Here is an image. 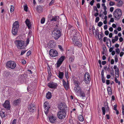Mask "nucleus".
<instances>
[{"mask_svg":"<svg viewBox=\"0 0 124 124\" xmlns=\"http://www.w3.org/2000/svg\"><path fill=\"white\" fill-rule=\"evenodd\" d=\"M65 76L66 78L67 79L69 78V76L68 72L65 71Z\"/></svg>","mask_w":124,"mask_h":124,"instance_id":"obj_40","label":"nucleus"},{"mask_svg":"<svg viewBox=\"0 0 124 124\" xmlns=\"http://www.w3.org/2000/svg\"><path fill=\"white\" fill-rule=\"evenodd\" d=\"M58 46L59 48L61 50V51H63V49L62 46L60 45H59Z\"/></svg>","mask_w":124,"mask_h":124,"instance_id":"obj_51","label":"nucleus"},{"mask_svg":"<svg viewBox=\"0 0 124 124\" xmlns=\"http://www.w3.org/2000/svg\"><path fill=\"white\" fill-rule=\"evenodd\" d=\"M26 51H24V50H22L21 51V55H23L26 52Z\"/></svg>","mask_w":124,"mask_h":124,"instance_id":"obj_56","label":"nucleus"},{"mask_svg":"<svg viewBox=\"0 0 124 124\" xmlns=\"http://www.w3.org/2000/svg\"><path fill=\"white\" fill-rule=\"evenodd\" d=\"M42 9V7L40 6H38L36 7V9L37 11L41 10Z\"/></svg>","mask_w":124,"mask_h":124,"instance_id":"obj_34","label":"nucleus"},{"mask_svg":"<svg viewBox=\"0 0 124 124\" xmlns=\"http://www.w3.org/2000/svg\"><path fill=\"white\" fill-rule=\"evenodd\" d=\"M117 77H116L115 76V81L116 83H118L119 85H120V82L119 81H118L117 79Z\"/></svg>","mask_w":124,"mask_h":124,"instance_id":"obj_35","label":"nucleus"},{"mask_svg":"<svg viewBox=\"0 0 124 124\" xmlns=\"http://www.w3.org/2000/svg\"><path fill=\"white\" fill-rule=\"evenodd\" d=\"M90 77L89 74L88 72H86L85 74L84 77V81L86 84H88L90 83Z\"/></svg>","mask_w":124,"mask_h":124,"instance_id":"obj_6","label":"nucleus"},{"mask_svg":"<svg viewBox=\"0 0 124 124\" xmlns=\"http://www.w3.org/2000/svg\"><path fill=\"white\" fill-rule=\"evenodd\" d=\"M109 42L110 43L109 45L108 44V42L106 43L107 45L108 48H110L111 46V41H110Z\"/></svg>","mask_w":124,"mask_h":124,"instance_id":"obj_45","label":"nucleus"},{"mask_svg":"<svg viewBox=\"0 0 124 124\" xmlns=\"http://www.w3.org/2000/svg\"><path fill=\"white\" fill-rule=\"evenodd\" d=\"M28 7L26 5H24V9L25 11L27 12V11Z\"/></svg>","mask_w":124,"mask_h":124,"instance_id":"obj_43","label":"nucleus"},{"mask_svg":"<svg viewBox=\"0 0 124 124\" xmlns=\"http://www.w3.org/2000/svg\"><path fill=\"white\" fill-rule=\"evenodd\" d=\"M123 38L122 37H120L119 38V40L120 42H121L123 40Z\"/></svg>","mask_w":124,"mask_h":124,"instance_id":"obj_58","label":"nucleus"},{"mask_svg":"<svg viewBox=\"0 0 124 124\" xmlns=\"http://www.w3.org/2000/svg\"><path fill=\"white\" fill-rule=\"evenodd\" d=\"M95 2L94 0H92L90 2V4L92 6L93 4V3Z\"/></svg>","mask_w":124,"mask_h":124,"instance_id":"obj_46","label":"nucleus"},{"mask_svg":"<svg viewBox=\"0 0 124 124\" xmlns=\"http://www.w3.org/2000/svg\"><path fill=\"white\" fill-rule=\"evenodd\" d=\"M97 8H100V3H98L97 4Z\"/></svg>","mask_w":124,"mask_h":124,"instance_id":"obj_64","label":"nucleus"},{"mask_svg":"<svg viewBox=\"0 0 124 124\" xmlns=\"http://www.w3.org/2000/svg\"><path fill=\"white\" fill-rule=\"evenodd\" d=\"M85 93L84 92L81 90V91L79 93V95L82 97H84L85 96Z\"/></svg>","mask_w":124,"mask_h":124,"instance_id":"obj_25","label":"nucleus"},{"mask_svg":"<svg viewBox=\"0 0 124 124\" xmlns=\"http://www.w3.org/2000/svg\"><path fill=\"white\" fill-rule=\"evenodd\" d=\"M49 47L51 48H54L55 46L56 43L54 40H51L48 44Z\"/></svg>","mask_w":124,"mask_h":124,"instance_id":"obj_14","label":"nucleus"},{"mask_svg":"<svg viewBox=\"0 0 124 124\" xmlns=\"http://www.w3.org/2000/svg\"><path fill=\"white\" fill-rule=\"evenodd\" d=\"M0 115L1 117L2 118L4 117L5 116V112L2 111H0Z\"/></svg>","mask_w":124,"mask_h":124,"instance_id":"obj_30","label":"nucleus"},{"mask_svg":"<svg viewBox=\"0 0 124 124\" xmlns=\"http://www.w3.org/2000/svg\"><path fill=\"white\" fill-rule=\"evenodd\" d=\"M52 96V94L51 93L48 92L46 94V97L48 99H50Z\"/></svg>","mask_w":124,"mask_h":124,"instance_id":"obj_27","label":"nucleus"},{"mask_svg":"<svg viewBox=\"0 0 124 124\" xmlns=\"http://www.w3.org/2000/svg\"><path fill=\"white\" fill-rule=\"evenodd\" d=\"M47 85L50 88H55L57 87V84L56 83L53 82H50L48 83Z\"/></svg>","mask_w":124,"mask_h":124,"instance_id":"obj_15","label":"nucleus"},{"mask_svg":"<svg viewBox=\"0 0 124 124\" xmlns=\"http://www.w3.org/2000/svg\"><path fill=\"white\" fill-rule=\"evenodd\" d=\"M45 21V18H43L41 20V23L42 24H43L44 23Z\"/></svg>","mask_w":124,"mask_h":124,"instance_id":"obj_41","label":"nucleus"},{"mask_svg":"<svg viewBox=\"0 0 124 124\" xmlns=\"http://www.w3.org/2000/svg\"><path fill=\"white\" fill-rule=\"evenodd\" d=\"M44 106L45 108L44 112L45 114L47 115L49 111L50 106L47 101L45 102L44 104Z\"/></svg>","mask_w":124,"mask_h":124,"instance_id":"obj_7","label":"nucleus"},{"mask_svg":"<svg viewBox=\"0 0 124 124\" xmlns=\"http://www.w3.org/2000/svg\"><path fill=\"white\" fill-rule=\"evenodd\" d=\"M4 107L7 110H9L10 108V102L8 101H6L3 104Z\"/></svg>","mask_w":124,"mask_h":124,"instance_id":"obj_13","label":"nucleus"},{"mask_svg":"<svg viewBox=\"0 0 124 124\" xmlns=\"http://www.w3.org/2000/svg\"><path fill=\"white\" fill-rule=\"evenodd\" d=\"M78 119L81 122H83L84 120L83 117L81 115H80L78 116Z\"/></svg>","mask_w":124,"mask_h":124,"instance_id":"obj_28","label":"nucleus"},{"mask_svg":"<svg viewBox=\"0 0 124 124\" xmlns=\"http://www.w3.org/2000/svg\"><path fill=\"white\" fill-rule=\"evenodd\" d=\"M65 57L64 56H62L57 61V66L58 67L60 66L61 64H62V62L65 59Z\"/></svg>","mask_w":124,"mask_h":124,"instance_id":"obj_11","label":"nucleus"},{"mask_svg":"<svg viewBox=\"0 0 124 124\" xmlns=\"http://www.w3.org/2000/svg\"><path fill=\"white\" fill-rule=\"evenodd\" d=\"M115 76L116 77H118L119 76V70L117 68L115 69Z\"/></svg>","mask_w":124,"mask_h":124,"instance_id":"obj_29","label":"nucleus"},{"mask_svg":"<svg viewBox=\"0 0 124 124\" xmlns=\"http://www.w3.org/2000/svg\"><path fill=\"white\" fill-rule=\"evenodd\" d=\"M19 25L18 22V21H16L14 22L13 25L12 27L19 29Z\"/></svg>","mask_w":124,"mask_h":124,"instance_id":"obj_19","label":"nucleus"},{"mask_svg":"<svg viewBox=\"0 0 124 124\" xmlns=\"http://www.w3.org/2000/svg\"><path fill=\"white\" fill-rule=\"evenodd\" d=\"M28 108L30 112H33L35 108L34 105L32 104H30Z\"/></svg>","mask_w":124,"mask_h":124,"instance_id":"obj_16","label":"nucleus"},{"mask_svg":"<svg viewBox=\"0 0 124 124\" xmlns=\"http://www.w3.org/2000/svg\"><path fill=\"white\" fill-rule=\"evenodd\" d=\"M6 65L7 67L11 69H14L16 67V64L14 62L10 61H8L6 63Z\"/></svg>","mask_w":124,"mask_h":124,"instance_id":"obj_5","label":"nucleus"},{"mask_svg":"<svg viewBox=\"0 0 124 124\" xmlns=\"http://www.w3.org/2000/svg\"><path fill=\"white\" fill-rule=\"evenodd\" d=\"M109 30L111 32L113 31V29L112 27H110L109 29Z\"/></svg>","mask_w":124,"mask_h":124,"instance_id":"obj_63","label":"nucleus"},{"mask_svg":"<svg viewBox=\"0 0 124 124\" xmlns=\"http://www.w3.org/2000/svg\"><path fill=\"white\" fill-rule=\"evenodd\" d=\"M16 120L15 119L13 120V121L10 124H16Z\"/></svg>","mask_w":124,"mask_h":124,"instance_id":"obj_42","label":"nucleus"},{"mask_svg":"<svg viewBox=\"0 0 124 124\" xmlns=\"http://www.w3.org/2000/svg\"><path fill=\"white\" fill-rule=\"evenodd\" d=\"M58 108L60 110L58 113V117L60 119H63L65 117L66 115V112L65 109V108H66L65 104L61 103L59 106Z\"/></svg>","mask_w":124,"mask_h":124,"instance_id":"obj_1","label":"nucleus"},{"mask_svg":"<svg viewBox=\"0 0 124 124\" xmlns=\"http://www.w3.org/2000/svg\"><path fill=\"white\" fill-rule=\"evenodd\" d=\"M122 109L123 114L124 115V106L123 105L122 106Z\"/></svg>","mask_w":124,"mask_h":124,"instance_id":"obj_54","label":"nucleus"},{"mask_svg":"<svg viewBox=\"0 0 124 124\" xmlns=\"http://www.w3.org/2000/svg\"><path fill=\"white\" fill-rule=\"evenodd\" d=\"M18 29L12 27V33L13 35H16L17 34Z\"/></svg>","mask_w":124,"mask_h":124,"instance_id":"obj_21","label":"nucleus"},{"mask_svg":"<svg viewBox=\"0 0 124 124\" xmlns=\"http://www.w3.org/2000/svg\"><path fill=\"white\" fill-rule=\"evenodd\" d=\"M14 43L18 49H23L25 48L24 42L23 40H16L15 41Z\"/></svg>","mask_w":124,"mask_h":124,"instance_id":"obj_3","label":"nucleus"},{"mask_svg":"<svg viewBox=\"0 0 124 124\" xmlns=\"http://www.w3.org/2000/svg\"><path fill=\"white\" fill-rule=\"evenodd\" d=\"M82 90L80 86L78 85H76L74 89V91L76 95L78 96H79V93Z\"/></svg>","mask_w":124,"mask_h":124,"instance_id":"obj_8","label":"nucleus"},{"mask_svg":"<svg viewBox=\"0 0 124 124\" xmlns=\"http://www.w3.org/2000/svg\"><path fill=\"white\" fill-rule=\"evenodd\" d=\"M100 19L98 17H97L96 19L95 22L96 23L98 22L99 21Z\"/></svg>","mask_w":124,"mask_h":124,"instance_id":"obj_52","label":"nucleus"},{"mask_svg":"<svg viewBox=\"0 0 124 124\" xmlns=\"http://www.w3.org/2000/svg\"><path fill=\"white\" fill-rule=\"evenodd\" d=\"M114 39H115V41H117L118 40V36H115L114 37Z\"/></svg>","mask_w":124,"mask_h":124,"instance_id":"obj_49","label":"nucleus"},{"mask_svg":"<svg viewBox=\"0 0 124 124\" xmlns=\"http://www.w3.org/2000/svg\"><path fill=\"white\" fill-rule=\"evenodd\" d=\"M15 9L14 7L13 6L11 5L10 9V11L11 13L13 12Z\"/></svg>","mask_w":124,"mask_h":124,"instance_id":"obj_31","label":"nucleus"},{"mask_svg":"<svg viewBox=\"0 0 124 124\" xmlns=\"http://www.w3.org/2000/svg\"><path fill=\"white\" fill-rule=\"evenodd\" d=\"M107 89L108 94L109 95H111L112 94V90L111 88L110 87H108Z\"/></svg>","mask_w":124,"mask_h":124,"instance_id":"obj_24","label":"nucleus"},{"mask_svg":"<svg viewBox=\"0 0 124 124\" xmlns=\"http://www.w3.org/2000/svg\"><path fill=\"white\" fill-rule=\"evenodd\" d=\"M109 33V32L107 30L106 31H105V34L106 35H108Z\"/></svg>","mask_w":124,"mask_h":124,"instance_id":"obj_61","label":"nucleus"},{"mask_svg":"<svg viewBox=\"0 0 124 124\" xmlns=\"http://www.w3.org/2000/svg\"><path fill=\"white\" fill-rule=\"evenodd\" d=\"M102 110L103 115H105V109L104 107H102Z\"/></svg>","mask_w":124,"mask_h":124,"instance_id":"obj_37","label":"nucleus"},{"mask_svg":"<svg viewBox=\"0 0 124 124\" xmlns=\"http://www.w3.org/2000/svg\"><path fill=\"white\" fill-rule=\"evenodd\" d=\"M21 100L19 99L15 100L14 101L13 104L14 105H18L21 102Z\"/></svg>","mask_w":124,"mask_h":124,"instance_id":"obj_22","label":"nucleus"},{"mask_svg":"<svg viewBox=\"0 0 124 124\" xmlns=\"http://www.w3.org/2000/svg\"><path fill=\"white\" fill-rule=\"evenodd\" d=\"M22 62L23 64H25L26 63V62L25 60H22Z\"/></svg>","mask_w":124,"mask_h":124,"instance_id":"obj_53","label":"nucleus"},{"mask_svg":"<svg viewBox=\"0 0 124 124\" xmlns=\"http://www.w3.org/2000/svg\"><path fill=\"white\" fill-rule=\"evenodd\" d=\"M122 15L121 10L119 8L116 9L113 13V16L116 20H118L119 19Z\"/></svg>","mask_w":124,"mask_h":124,"instance_id":"obj_2","label":"nucleus"},{"mask_svg":"<svg viewBox=\"0 0 124 124\" xmlns=\"http://www.w3.org/2000/svg\"><path fill=\"white\" fill-rule=\"evenodd\" d=\"M110 80H107L106 81V83L107 85H108L110 84Z\"/></svg>","mask_w":124,"mask_h":124,"instance_id":"obj_55","label":"nucleus"},{"mask_svg":"<svg viewBox=\"0 0 124 124\" xmlns=\"http://www.w3.org/2000/svg\"><path fill=\"white\" fill-rule=\"evenodd\" d=\"M103 24V23L101 22H99L98 24V25L99 27L101 26Z\"/></svg>","mask_w":124,"mask_h":124,"instance_id":"obj_47","label":"nucleus"},{"mask_svg":"<svg viewBox=\"0 0 124 124\" xmlns=\"http://www.w3.org/2000/svg\"><path fill=\"white\" fill-rule=\"evenodd\" d=\"M73 43L75 46H77L78 47H80L81 46V43L78 41V40L75 41H73Z\"/></svg>","mask_w":124,"mask_h":124,"instance_id":"obj_18","label":"nucleus"},{"mask_svg":"<svg viewBox=\"0 0 124 124\" xmlns=\"http://www.w3.org/2000/svg\"><path fill=\"white\" fill-rule=\"evenodd\" d=\"M115 51L116 53L117 54H119L120 53V50L118 48H117L115 49Z\"/></svg>","mask_w":124,"mask_h":124,"instance_id":"obj_44","label":"nucleus"},{"mask_svg":"<svg viewBox=\"0 0 124 124\" xmlns=\"http://www.w3.org/2000/svg\"><path fill=\"white\" fill-rule=\"evenodd\" d=\"M123 5V2L121 0L119 1L117 4V5L119 7H121Z\"/></svg>","mask_w":124,"mask_h":124,"instance_id":"obj_32","label":"nucleus"},{"mask_svg":"<svg viewBox=\"0 0 124 124\" xmlns=\"http://www.w3.org/2000/svg\"><path fill=\"white\" fill-rule=\"evenodd\" d=\"M74 56L70 57L69 59V60L71 62H73L74 60Z\"/></svg>","mask_w":124,"mask_h":124,"instance_id":"obj_36","label":"nucleus"},{"mask_svg":"<svg viewBox=\"0 0 124 124\" xmlns=\"http://www.w3.org/2000/svg\"><path fill=\"white\" fill-rule=\"evenodd\" d=\"M117 29L118 31H121L122 30L121 27H118Z\"/></svg>","mask_w":124,"mask_h":124,"instance_id":"obj_59","label":"nucleus"},{"mask_svg":"<svg viewBox=\"0 0 124 124\" xmlns=\"http://www.w3.org/2000/svg\"><path fill=\"white\" fill-rule=\"evenodd\" d=\"M49 54L51 57H53L57 56L58 55V53L57 51L52 49L50 50Z\"/></svg>","mask_w":124,"mask_h":124,"instance_id":"obj_10","label":"nucleus"},{"mask_svg":"<svg viewBox=\"0 0 124 124\" xmlns=\"http://www.w3.org/2000/svg\"><path fill=\"white\" fill-rule=\"evenodd\" d=\"M99 16L100 17H101L102 19H104V16L103 15V14H101L100 13L99 15Z\"/></svg>","mask_w":124,"mask_h":124,"instance_id":"obj_50","label":"nucleus"},{"mask_svg":"<svg viewBox=\"0 0 124 124\" xmlns=\"http://www.w3.org/2000/svg\"><path fill=\"white\" fill-rule=\"evenodd\" d=\"M114 9V8L113 7H111L110 8V11L111 12H112L113 11Z\"/></svg>","mask_w":124,"mask_h":124,"instance_id":"obj_57","label":"nucleus"},{"mask_svg":"<svg viewBox=\"0 0 124 124\" xmlns=\"http://www.w3.org/2000/svg\"><path fill=\"white\" fill-rule=\"evenodd\" d=\"M25 22L28 28H30L31 26V24L30 20L28 19H27L25 21Z\"/></svg>","mask_w":124,"mask_h":124,"instance_id":"obj_20","label":"nucleus"},{"mask_svg":"<svg viewBox=\"0 0 124 124\" xmlns=\"http://www.w3.org/2000/svg\"><path fill=\"white\" fill-rule=\"evenodd\" d=\"M75 32L76 31L75 30L72 31V33L71 34V35H72V36L71 38L72 42L73 41H75L78 39L77 35Z\"/></svg>","mask_w":124,"mask_h":124,"instance_id":"obj_12","label":"nucleus"},{"mask_svg":"<svg viewBox=\"0 0 124 124\" xmlns=\"http://www.w3.org/2000/svg\"><path fill=\"white\" fill-rule=\"evenodd\" d=\"M59 18V17L58 16H55L53 17L52 19L51 20V21H57L58 20Z\"/></svg>","mask_w":124,"mask_h":124,"instance_id":"obj_26","label":"nucleus"},{"mask_svg":"<svg viewBox=\"0 0 124 124\" xmlns=\"http://www.w3.org/2000/svg\"><path fill=\"white\" fill-rule=\"evenodd\" d=\"M103 41L104 42H105L108 41H111L110 39H109L107 37H105L103 38Z\"/></svg>","mask_w":124,"mask_h":124,"instance_id":"obj_33","label":"nucleus"},{"mask_svg":"<svg viewBox=\"0 0 124 124\" xmlns=\"http://www.w3.org/2000/svg\"><path fill=\"white\" fill-rule=\"evenodd\" d=\"M48 118L50 122L52 123H55L57 119L55 116L53 114L50 115L48 116Z\"/></svg>","mask_w":124,"mask_h":124,"instance_id":"obj_9","label":"nucleus"},{"mask_svg":"<svg viewBox=\"0 0 124 124\" xmlns=\"http://www.w3.org/2000/svg\"><path fill=\"white\" fill-rule=\"evenodd\" d=\"M115 3L113 2L112 1H110L109 2V5L110 6H113L115 4Z\"/></svg>","mask_w":124,"mask_h":124,"instance_id":"obj_38","label":"nucleus"},{"mask_svg":"<svg viewBox=\"0 0 124 124\" xmlns=\"http://www.w3.org/2000/svg\"><path fill=\"white\" fill-rule=\"evenodd\" d=\"M55 2V0H52L49 4V5L51 6Z\"/></svg>","mask_w":124,"mask_h":124,"instance_id":"obj_39","label":"nucleus"},{"mask_svg":"<svg viewBox=\"0 0 124 124\" xmlns=\"http://www.w3.org/2000/svg\"><path fill=\"white\" fill-rule=\"evenodd\" d=\"M64 73L63 72L59 71V72L58 75V77L61 79H62L63 77Z\"/></svg>","mask_w":124,"mask_h":124,"instance_id":"obj_23","label":"nucleus"},{"mask_svg":"<svg viewBox=\"0 0 124 124\" xmlns=\"http://www.w3.org/2000/svg\"><path fill=\"white\" fill-rule=\"evenodd\" d=\"M63 85L66 89H68L69 88V85L68 81H67V82L64 79L62 80Z\"/></svg>","mask_w":124,"mask_h":124,"instance_id":"obj_17","label":"nucleus"},{"mask_svg":"<svg viewBox=\"0 0 124 124\" xmlns=\"http://www.w3.org/2000/svg\"><path fill=\"white\" fill-rule=\"evenodd\" d=\"M31 53V51H28L26 55L27 56H29L30 55Z\"/></svg>","mask_w":124,"mask_h":124,"instance_id":"obj_48","label":"nucleus"},{"mask_svg":"<svg viewBox=\"0 0 124 124\" xmlns=\"http://www.w3.org/2000/svg\"><path fill=\"white\" fill-rule=\"evenodd\" d=\"M114 18H111L110 20V22H111L113 23L114 22Z\"/></svg>","mask_w":124,"mask_h":124,"instance_id":"obj_60","label":"nucleus"},{"mask_svg":"<svg viewBox=\"0 0 124 124\" xmlns=\"http://www.w3.org/2000/svg\"><path fill=\"white\" fill-rule=\"evenodd\" d=\"M61 32L60 30L57 29H54L52 32V34L55 39H57L60 37Z\"/></svg>","mask_w":124,"mask_h":124,"instance_id":"obj_4","label":"nucleus"},{"mask_svg":"<svg viewBox=\"0 0 124 124\" xmlns=\"http://www.w3.org/2000/svg\"><path fill=\"white\" fill-rule=\"evenodd\" d=\"M116 105H115L114 106V109L115 110H117Z\"/></svg>","mask_w":124,"mask_h":124,"instance_id":"obj_62","label":"nucleus"}]
</instances>
